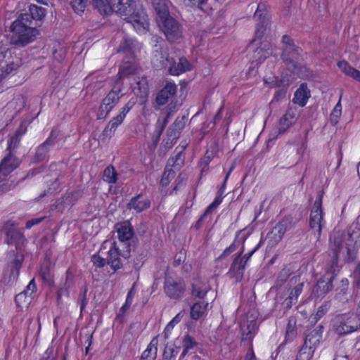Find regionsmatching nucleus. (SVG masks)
<instances>
[{
	"label": "nucleus",
	"mask_w": 360,
	"mask_h": 360,
	"mask_svg": "<svg viewBox=\"0 0 360 360\" xmlns=\"http://www.w3.org/2000/svg\"><path fill=\"white\" fill-rule=\"evenodd\" d=\"M87 292L88 288L86 285H84L82 288L80 293H79V304H80V311L84 309L85 307L88 303L87 300Z\"/></svg>",
	"instance_id": "obj_63"
},
{
	"label": "nucleus",
	"mask_w": 360,
	"mask_h": 360,
	"mask_svg": "<svg viewBox=\"0 0 360 360\" xmlns=\"http://www.w3.org/2000/svg\"><path fill=\"white\" fill-rule=\"evenodd\" d=\"M147 258V252L142 250L138 255L134 259V267L135 269H139L143 266V263Z\"/></svg>",
	"instance_id": "obj_59"
},
{
	"label": "nucleus",
	"mask_w": 360,
	"mask_h": 360,
	"mask_svg": "<svg viewBox=\"0 0 360 360\" xmlns=\"http://www.w3.org/2000/svg\"><path fill=\"white\" fill-rule=\"evenodd\" d=\"M46 15V10L44 8L38 6L37 5H31L30 6V13H21L20 15L25 18V15H27V20L30 23H38L41 22Z\"/></svg>",
	"instance_id": "obj_30"
},
{
	"label": "nucleus",
	"mask_w": 360,
	"mask_h": 360,
	"mask_svg": "<svg viewBox=\"0 0 360 360\" xmlns=\"http://www.w3.org/2000/svg\"><path fill=\"white\" fill-rule=\"evenodd\" d=\"M87 1L88 0H71L70 4L75 12H84Z\"/></svg>",
	"instance_id": "obj_62"
},
{
	"label": "nucleus",
	"mask_w": 360,
	"mask_h": 360,
	"mask_svg": "<svg viewBox=\"0 0 360 360\" xmlns=\"http://www.w3.org/2000/svg\"><path fill=\"white\" fill-rule=\"evenodd\" d=\"M311 97V91L308 88L307 84L302 83L294 93V97L292 100L294 104L298 105L300 107H304L309 98Z\"/></svg>",
	"instance_id": "obj_26"
},
{
	"label": "nucleus",
	"mask_w": 360,
	"mask_h": 360,
	"mask_svg": "<svg viewBox=\"0 0 360 360\" xmlns=\"http://www.w3.org/2000/svg\"><path fill=\"white\" fill-rule=\"evenodd\" d=\"M330 249L333 252L331 261L327 264L326 269V276H335L340 271L338 265L339 254L342 252L344 261L349 263L354 261L360 248V226L358 223L352 224L347 233L334 232L329 239Z\"/></svg>",
	"instance_id": "obj_1"
},
{
	"label": "nucleus",
	"mask_w": 360,
	"mask_h": 360,
	"mask_svg": "<svg viewBox=\"0 0 360 360\" xmlns=\"http://www.w3.org/2000/svg\"><path fill=\"white\" fill-rule=\"evenodd\" d=\"M323 332V326L319 325L306 335L304 343L313 347V349L316 350L322 339Z\"/></svg>",
	"instance_id": "obj_31"
},
{
	"label": "nucleus",
	"mask_w": 360,
	"mask_h": 360,
	"mask_svg": "<svg viewBox=\"0 0 360 360\" xmlns=\"http://www.w3.org/2000/svg\"><path fill=\"white\" fill-rule=\"evenodd\" d=\"M342 97V93L340 94L339 100L335 107L333 108L331 113H330V119L332 121H333V118H335V123H338V119L342 115V105H341V101Z\"/></svg>",
	"instance_id": "obj_57"
},
{
	"label": "nucleus",
	"mask_w": 360,
	"mask_h": 360,
	"mask_svg": "<svg viewBox=\"0 0 360 360\" xmlns=\"http://www.w3.org/2000/svg\"><path fill=\"white\" fill-rule=\"evenodd\" d=\"M197 342L194 338L189 335H186L183 340V351L180 354V359H184L189 352V351L197 346Z\"/></svg>",
	"instance_id": "obj_45"
},
{
	"label": "nucleus",
	"mask_w": 360,
	"mask_h": 360,
	"mask_svg": "<svg viewBox=\"0 0 360 360\" xmlns=\"http://www.w3.org/2000/svg\"><path fill=\"white\" fill-rule=\"evenodd\" d=\"M176 176L175 170L169 167L168 165H166L162 178L160 181V190L163 196L169 195V191L167 186L170 182L174 179Z\"/></svg>",
	"instance_id": "obj_29"
},
{
	"label": "nucleus",
	"mask_w": 360,
	"mask_h": 360,
	"mask_svg": "<svg viewBox=\"0 0 360 360\" xmlns=\"http://www.w3.org/2000/svg\"><path fill=\"white\" fill-rule=\"evenodd\" d=\"M124 120L118 115L113 117L104 128L102 135L106 137L113 136L118 127L122 124Z\"/></svg>",
	"instance_id": "obj_40"
},
{
	"label": "nucleus",
	"mask_w": 360,
	"mask_h": 360,
	"mask_svg": "<svg viewBox=\"0 0 360 360\" xmlns=\"http://www.w3.org/2000/svg\"><path fill=\"white\" fill-rule=\"evenodd\" d=\"M248 234L245 233V229H240L238 231L235 235V238L231 244L225 248L222 253L218 257L217 259L220 260L231 255L238 248L240 242L244 244L247 238H248Z\"/></svg>",
	"instance_id": "obj_25"
},
{
	"label": "nucleus",
	"mask_w": 360,
	"mask_h": 360,
	"mask_svg": "<svg viewBox=\"0 0 360 360\" xmlns=\"http://www.w3.org/2000/svg\"><path fill=\"white\" fill-rule=\"evenodd\" d=\"M209 291V286L201 279H195L191 285V295L193 298L204 300Z\"/></svg>",
	"instance_id": "obj_33"
},
{
	"label": "nucleus",
	"mask_w": 360,
	"mask_h": 360,
	"mask_svg": "<svg viewBox=\"0 0 360 360\" xmlns=\"http://www.w3.org/2000/svg\"><path fill=\"white\" fill-rule=\"evenodd\" d=\"M117 233V241L109 239L112 243L115 245L116 252H118L119 255L124 258L127 259L131 255L132 238L134 236V229L131 224L129 221H124L118 223L115 226Z\"/></svg>",
	"instance_id": "obj_7"
},
{
	"label": "nucleus",
	"mask_w": 360,
	"mask_h": 360,
	"mask_svg": "<svg viewBox=\"0 0 360 360\" xmlns=\"http://www.w3.org/2000/svg\"><path fill=\"white\" fill-rule=\"evenodd\" d=\"M150 205L151 200L148 198H143V195L140 193L131 198L127 207L130 210H134L137 213H140L148 209Z\"/></svg>",
	"instance_id": "obj_28"
},
{
	"label": "nucleus",
	"mask_w": 360,
	"mask_h": 360,
	"mask_svg": "<svg viewBox=\"0 0 360 360\" xmlns=\"http://www.w3.org/2000/svg\"><path fill=\"white\" fill-rule=\"evenodd\" d=\"M314 352L313 347L304 343L297 354L296 360H311Z\"/></svg>",
	"instance_id": "obj_46"
},
{
	"label": "nucleus",
	"mask_w": 360,
	"mask_h": 360,
	"mask_svg": "<svg viewBox=\"0 0 360 360\" xmlns=\"http://www.w3.org/2000/svg\"><path fill=\"white\" fill-rule=\"evenodd\" d=\"M282 52L281 58L288 68L292 72L300 71L304 65L301 61L303 60L301 57L302 49L296 46L294 39L288 34H284L281 39Z\"/></svg>",
	"instance_id": "obj_5"
},
{
	"label": "nucleus",
	"mask_w": 360,
	"mask_h": 360,
	"mask_svg": "<svg viewBox=\"0 0 360 360\" xmlns=\"http://www.w3.org/2000/svg\"><path fill=\"white\" fill-rule=\"evenodd\" d=\"M153 6L157 15V22L171 16L167 1L153 0Z\"/></svg>",
	"instance_id": "obj_32"
},
{
	"label": "nucleus",
	"mask_w": 360,
	"mask_h": 360,
	"mask_svg": "<svg viewBox=\"0 0 360 360\" xmlns=\"http://www.w3.org/2000/svg\"><path fill=\"white\" fill-rule=\"evenodd\" d=\"M177 91V86L174 82H167L165 86L160 90L156 96V103L159 105L166 104L169 100L173 98Z\"/></svg>",
	"instance_id": "obj_24"
},
{
	"label": "nucleus",
	"mask_w": 360,
	"mask_h": 360,
	"mask_svg": "<svg viewBox=\"0 0 360 360\" xmlns=\"http://www.w3.org/2000/svg\"><path fill=\"white\" fill-rule=\"evenodd\" d=\"M50 148L41 143L37 148V150L34 157L36 162H41L44 161L49 155Z\"/></svg>",
	"instance_id": "obj_51"
},
{
	"label": "nucleus",
	"mask_w": 360,
	"mask_h": 360,
	"mask_svg": "<svg viewBox=\"0 0 360 360\" xmlns=\"http://www.w3.org/2000/svg\"><path fill=\"white\" fill-rule=\"evenodd\" d=\"M20 141L21 138L13 134V136L8 140L6 150H8V153H13V151L19 146Z\"/></svg>",
	"instance_id": "obj_60"
},
{
	"label": "nucleus",
	"mask_w": 360,
	"mask_h": 360,
	"mask_svg": "<svg viewBox=\"0 0 360 360\" xmlns=\"http://www.w3.org/2000/svg\"><path fill=\"white\" fill-rule=\"evenodd\" d=\"M174 58L169 57L168 49L167 46L155 45L154 51L153 63L159 69H168L171 65V60Z\"/></svg>",
	"instance_id": "obj_19"
},
{
	"label": "nucleus",
	"mask_w": 360,
	"mask_h": 360,
	"mask_svg": "<svg viewBox=\"0 0 360 360\" xmlns=\"http://www.w3.org/2000/svg\"><path fill=\"white\" fill-rule=\"evenodd\" d=\"M20 65L21 60L13 56L11 49L0 51V83L5 77L16 70Z\"/></svg>",
	"instance_id": "obj_12"
},
{
	"label": "nucleus",
	"mask_w": 360,
	"mask_h": 360,
	"mask_svg": "<svg viewBox=\"0 0 360 360\" xmlns=\"http://www.w3.org/2000/svg\"><path fill=\"white\" fill-rule=\"evenodd\" d=\"M123 94L120 87L114 86L113 89L108 92L105 97L102 100L99 106V117L104 115L107 117L112 110L115 106L118 103L120 99L122 97Z\"/></svg>",
	"instance_id": "obj_14"
},
{
	"label": "nucleus",
	"mask_w": 360,
	"mask_h": 360,
	"mask_svg": "<svg viewBox=\"0 0 360 360\" xmlns=\"http://www.w3.org/2000/svg\"><path fill=\"white\" fill-rule=\"evenodd\" d=\"M358 328L356 317L353 314H342L338 316L334 324L335 332L340 335L351 333Z\"/></svg>",
	"instance_id": "obj_15"
},
{
	"label": "nucleus",
	"mask_w": 360,
	"mask_h": 360,
	"mask_svg": "<svg viewBox=\"0 0 360 360\" xmlns=\"http://www.w3.org/2000/svg\"><path fill=\"white\" fill-rule=\"evenodd\" d=\"M297 120V109L295 106H288L285 113L279 119L278 133L285 132Z\"/></svg>",
	"instance_id": "obj_21"
},
{
	"label": "nucleus",
	"mask_w": 360,
	"mask_h": 360,
	"mask_svg": "<svg viewBox=\"0 0 360 360\" xmlns=\"http://www.w3.org/2000/svg\"><path fill=\"white\" fill-rule=\"evenodd\" d=\"M32 299V296L27 295L25 292L22 291L15 295V302L18 307L23 309L25 307H27L30 305Z\"/></svg>",
	"instance_id": "obj_48"
},
{
	"label": "nucleus",
	"mask_w": 360,
	"mask_h": 360,
	"mask_svg": "<svg viewBox=\"0 0 360 360\" xmlns=\"http://www.w3.org/2000/svg\"><path fill=\"white\" fill-rule=\"evenodd\" d=\"M297 335L296 323L289 320L285 330V340L286 342L292 340Z\"/></svg>",
	"instance_id": "obj_53"
},
{
	"label": "nucleus",
	"mask_w": 360,
	"mask_h": 360,
	"mask_svg": "<svg viewBox=\"0 0 360 360\" xmlns=\"http://www.w3.org/2000/svg\"><path fill=\"white\" fill-rule=\"evenodd\" d=\"M209 303L204 301H198L195 302L191 307L190 310L191 318L193 320L200 319L202 315L206 312Z\"/></svg>",
	"instance_id": "obj_38"
},
{
	"label": "nucleus",
	"mask_w": 360,
	"mask_h": 360,
	"mask_svg": "<svg viewBox=\"0 0 360 360\" xmlns=\"http://www.w3.org/2000/svg\"><path fill=\"white\" fill-rule=\"evenodd\" d=\"M218 149L217 146H210L205 152L203 157H202L198 162L199 167H201V173L208 171L209 165L214 157L217 155Z\"/></svg>",
	"instance_id": "obj_35"
},
{
	"label": "nucleus",
	"mask_w": 360,
	"mask_h": 360,
	"mask_svg": "<svg viewBox=\"0 0 360 360\" xmlns=\"http://www.w3.org/2000/svg\"><path fill=\"white\" fill-rule=\"evenodd\" d=\"M274 226L280 233L284 236L288 231L292 228L293 218L291 215H285Z\"/></svg>",
	"instance_id": "obj_43"
},
{
	"label": "nucleus",
	"mask_w": 360,
	"mask_h": 360,
	"mask_svg": "<svg viewBox=\"0 0 360 360\" xmlns=\"http://www.w3.org/2000/svg\"><path fill=\"white\" fill-rule=\"evenodd\" d=\"M59 135H60V130L58 129H56V128L52 129L49 134V136L42 143V144H44L45 146H46L49 148L51 146H54Z\"/></svg>",
	"instance_id": "obj_55"
},
{
	"label": "nucleus",
	"mask_w": 360,
	"mask_h": 360,
	"mask_svg": "<svg viewBox=\"0 0 360 360\" xmlns=\"http://www.w3.org/2000/svg\"><path fill=\"white\" fill-rule=\"evenodd\" d=\"M25 257L22 251L11 250L6 252L2 273V279L4 283H13L19 279Z\"/></svg>",
	"instance_id": "obj_6"
},
{
	"label": "nucleus",
	"mask_w": 360,
	"mask_h": 360,
	"mask_svg": "<svg viewBox=\"0 0 360 360\" xmlns=\"http://www.w3.org/2000/svg\"><path fill=\"white\" fill-rule=\"evenodd\" d=\"M333 277L324 275L316 282L314 288V293L317 297H324L333 288Z\"/></svg>",
	"instance_id": "obj_23"
},
{
	"label": "nucleus",
	"mask_w": 360,
	"mask_h": 360,
	"mask_svg": "<svg viewBox=\"0 0 360 360\" xmlns=\"http://www.w3.org/2000/svg\"><path fill=\"white\" fill-rule=\"evenodd\" d=\"M121 257L115 251V245L110 240H104L98 251L91 257V262L95 268H103L106 264L116 271L122 267Z\"/></svg>",
	"instance_id": "obj_3"
},
{
	"label": "nucleus",
	"mask_w": 360,
	"mask_h": 360,
	"mask_svg": "<svg viewBox=\"0 0 360 360\" xmlns=\"http://www.w3.org/2000/svg\"><path fill=\"white\" fill-rule=\"evenodd\" d=\"M25 18L19 15L11 25V42L12 44L24 47L27 44L33 42L37 35L39 34L37 29L39 26L38 23H30L27 20V15Z\"/></svg>",
	"instance_id": "obj_2"
},
{
	"label": "nucleus",
	"mask_w": 360,
	"mask_h": 360,
	"mask_svg": "<svg viewBox=\"0 0 360 360\" xmlns=\"http://www.w3.org/2000/svg\"><path fill=\"white\" fill-rule=\"evenodd\" d=\"M136 72V68L132 65H124L119 69L117 76L119 79H123L130 75H134Z\"/></svg>",
	"instance_id": "obj_54"
},
{
	"label": "nucleus",
	"mask_w": 360,
	"mask_h": 360,
	"mask_svg": "<svg viewBox=\"0 0 360 360\" xmlns=\"http://www.w3.org/2000/svg\"><path fill=\"white\" fill-rule=\"evenodd\" d=\"M283 236H284L280 233L275 226H274L266 235L269 245L271 247L276 245L282 240Z\"/></svg>",
	"instance_id": "obj_49"
},
{
	"label": "nucleus",
	"mask_w": 360,
	"mask_h": 360,
	"mask_svg": "<svg viewBox=\"0 0 360 360\" xmlns=\"http://www.w3.org/2000/svg\"><path fill=\"white\" fill-rule=\"evenodd\" d=\"M353 285L357 288L360 286V262L357 264L350 275Z\"/></svg>",
	"instance_id": "obj_64"
},
{
	"label": "nucleus",
	"mask_w": 360,
	"mask_h": 360,
	"mask_svg": "<svg viewBox=\"0 0 360 360\" xmlns=\"http://www.w3.org/2000/svg\"><path fill=\"white\" fill-rule=\"evenodd\" d=\"M185 127L182 119L177 117L167 130L166 136L162 140V144L166 149L172 148L176 143Z\"/></svg>",
	"instance_id": "obj_17"
},
{
	"label": "nucleus",
	"mask_w": 360,
	"mask_h": 360,
	"mask_svg": "<svg viewBox=\"0 0 360 360\" xmlns=\"http://www.w3.org/2000/svg\"><path fill=\"white\" fill-rule=\"evenodd\" d=\"M39 275L44 283L51 285L53 283V276L51 274V262L45 258L39 266Z\"/></svg>",
	"instance_id": "obj_34"
},
{
	"label": "nucleus",
	"mask_w": 360,
	"mask_h": 360,
	"mask_svg": "<svg viewBox=\"0 0 360 360\" xmlns=\"http://www.w3.org/2000/svg\"><path fill=\"white\" fill-rule=\"evenodd\" d=\"M21 161L13 153H8L0 162V177L8 182V176L19 167Z\"/></svg>",
	"instance_id": "obj_18"
},
{
	"label": "nucleus",
	"mask_w": 360,
	"mask_h": 360,
	"mask_svg": "<svg viewBox=\"0 0 360 360\" xmlns=\"http://www.w3.org/2000/svg\"><path fill=\"white\" fill-rule=\"evenodd\" d=\"M186 147V146H184L182 150L178 152L176 154L174 159L172 158V165H169V167H174V168L178 167V169H179V167L184 164V154L183 151L185 150Z\"/></svg>",
	"instance_id": "obj_58"
},
{
	"label": "nucleus",
	"mask_w": 360,
	"mask_h": 360,
	"mask_svg": "<svg viewBox=\"0 0 360 360\" xmlns=\"http://www.w3.org/2000/svg\"><path fill=\"white\" fill-rule=\"evenodd\" d=\"M273 53L272 46L270 41H263L260 43L253 53V59L250 62V65L248 68V74L250 75L257 69L259 64L264 61L267 58L271 56Z\"/></svg>",
	"instance_id": "obj_16"
},
{
	"label": "nucleus",
	"mask_w": 360,
	"mask_h": 360,
	"mask_svg": "<svg viewBox=\"0 0 360 360\" xmlns=\"http://www.w3.org/2000/svg\"><path fill=\"white\" fill-rule=\"evenodd\" d=\"M323 195L324 191L323 190L317 192L309 215V226L318 238L321 236L322 229L326 225L325 213L323 209Z\"/></svg>",
	"instance_id": "obj_8"
},
{
	"label": "nucleus",
	"mask_w": 360,
	"mask_h": 360,
	"mask_svg": "<svg viewBox=\"0 0 360 360\" xmlns=\"http://www.w3.org/2000/svg\"><path fill=\"white\" fill-rule=\"evenodd\" d=\"M180 347H166L162 354V360H176Z\"/></svg>",
	"instance_id": "obj_52"
},
{
	"label": "nucleus",
	"mask_w": 360,
	"mask_h": 360,
	"mask_svg": "<svg viewBox=\"0 0 360 360\" xmlns=\"http://www.w3.org/2000/svg\"><path fill=\"white\" fill-rule=\"evenodd\" d=\"M266 8L267 5L264 2H260L257 5L256 11L254 13V18H257L259 22L256 25L255 36L248 46L249 48L252 43L261 39L266 31L269 21V13Z\"/></svg>",
	"instance_id": "obj_9"
},
{
	"label": "nucleus",
	"mask_w": 360,
	"mask_h": 360,
	"mask_svg": "<svg viewBox=\"0 0 360 360\" xmlns=\"http://www.w3.org/2000/svg\"><path fill=\"white\" fill-rule=\"evenodd\" d=\"M15 226L11 221L4 223L2 229L6 235L5 243L10 245H14L15 248L14 250L22 251V248L25 246L27 239L23 233L18 229Z\"/></svg>",
	"instance_id": "obj_10"
},
{
	"label": "nucleus",
	"mask_w": 360,
	"mask_h": 360,
	"mask_svg": "<svg viewBox=\"0 0 360 360\" xmlns=\"http://www.w3.org/2000/svg\"><path fill=\"white\" fill-rule=\"evenodd\" d=\"M163 288L165 294L169 299L179 300L186 291V283L181 278L165 276Z\"/></svg>",
	"instance_id": "obj_13"
},
{
	"label": "nucleus",
	"mask_w": 360,
	"mask_h": 360,
	"mask_svg": "<svg viewBox=\"0 0 360 360\" xmlns=\"http://www.w3.org/2000/svg\"><path fill=\"white\" fill-rule=\"evenodd\" d=\"M136 103V98H131L120 110L118 114L122 119H125L127 115L131 111Z\"/></svg>",
	"instance_id": "obj_56"
},
{
	"label": "nucleus",
	"mask_w": 360,
	"mask_h": 360,
	"mask_svg": "<svg viewBox=\"0 0 360 360\" xmlns=\"http://www.w3.org/2000/svg\"><path fill=\"white\" fill-rule=\"evenodd\" d=\"M149 91L148 82L146 77L139 78L136 82V85L133 87V91L140 97H146L148 96Z\"/></svg>",
	"instance_id": "obj_42"
},
{
	"label": "nucleus",
	"mask_w": 360,
	"mask_h": 360,
	"mask_svg": "<svg viewBox=\"0 0 360 360\" xmlns=\"http://www.w3.org/2000/svg\"><path fill=\"white\" fill-rule=\"evenodd\" d=\"M264 240L262 237L259 241V243L255 245V247L251 250L250 252L245 253L242 256V259L247 264L249 261L251 259L252 255L260 248V247L264 244Z\"/></svg>",
	"instance_id": "obj_61"
},
{
	"label": "nucleus",
	"mask_w": 360,
	"mask_h": 360,
	"mask_svg": "<svg viewBox=\"0 0 360 360\" xmlns=\"http://www.w3.org/2000/svg\"><path fill=\"white\" fill-rule=\"evenodd\" d=\"M158 26L170 43H174L183 37L181 24L173 17L169 16L158 22Z\"/></svg>",
	"instance_id": "obj_11"
},
{
	"label": "nucleus",
	"mask_w": 360,
	"mask_h": 360,
	"mask_svg": "<svg viewBox=\"0 0 360 360\" xmlns=\"http://www.w3.org/2000/svg\"><path fill=\"white\" fill-rule=\"evenodd\" d=\"M244 245H243L241 250L234 257L228 271V274L230 275V277L234 278L236 281L242 279L247 266V264L244 262L242 259Z\"/></svg>",
	"instance_id": "obj_20"
},
{
	"label": "nucleus",
	"mask_w": 360,
	"mask_h": 360,
	"mask_svg": "<svg viewBox=\"0 0 360 360\" xmlns=\"http://www.w3.org/2000/svg\"><path fill=\"white\" fill-rule=\"evenodd\" d=\"M124 0H92L93 4L96 8L98 9L101 14L110 15L113 13V9L117 8L121 4H123ZM125 2L130 1L125 0Z\"/></svg>",
	"instance_id": "obj_22"
},
{
	"label": "nucleus",
	"mask_w": 360,
	"mask_h": 360,
	"mask_svg": "<svg viewBox=\"0 0 360 360\" xmlns=\"http://www.w3.org/2000/svg\"><path fill=\"white\" fill-rule=\"evenodd\" d=\"M158 340L157 337L153 338L148 345L146 349L141 354L139 360H155L158 352Z\"/></svg>",
	"instance_id": "obj_39"
},
{
	"label": "nucleus",
	"mask_w": 360,
	"mask_h": 360,
	"mask_svg": "<svg viewBox=\"0 0 360 360\" xmlns=\"http://www.w3.org/2000/svg\"><path fill=\"white\" fill-rule=\"evenodd\" d=\"M118 179V173L116 171L115 167L112 165L106 167L103 171V180L110 184H115Z\"/></svg>",
	"instance_id": "obj_44"
},
{
	"label": "nucleus",
	"mask_w": 360,
	"mask_h": 360,
	"mask_svg": "<svg viewBox=\"0 0 360 360\" xmlns=\"http://www.w3.org/2000/svg\"><path fill=\"white\" fill-rule=\"evenodd\" d=\"M170 117H171V112L167 111L165 115L164 116V117L162 118V120L160 118L158 119V126H157V129H157V136L155 140V143L159 141L160 138L162 134L163 133V131L169 122Z\"/></svg>",
	"instance_id": "obj_50"
},
{
	"label": "nucleus",
	"mask_w": 360,
	"mask_h": 360,
	"mask_svg": "<svg viewBox=\"0 0 360 360\" xmlns=\"http://www.w3.org/2000/svg\"><path fill=\"white\" fill-rule=\"evenodd\" d=\"M191 70L192 65L189 61L185 57H181L177 63L174 58L171 60V65L169 67L168 72L171 75L179 76Z\"/></svg>",
	"instance_id": "obj_27"
},
{
	"label": "nucleus",
	"mask_w": 360,
	"mask_h": 360,
	"mask_svg": "<svg viewBox=\"0 0 360 360\" xmlns=\"http://www.w3.org/2000/svg\"><path fill=\"white\" fill-rule=\"evenodd\" d=\"M136 292H137V286H136V283H134L132 285L130 290H129L127 297H126V300H125V302L121 307V311L123 313H125L131 307V306L133 303L134 298Z\"/></svg>",
	"instance_id": "obj_47"
},
{
	"label": "nucleus",
	"mask_w": 360,
	"mask_h": 360,
	"mask_svg": "<svg viewBox=\"0 0 360 360\" xmlns=\"http://www.w3.org/2000/svg\"><path fill=\"white\" fill-rule=\"evenodd\" d=\"M337 65L345 75L360 83V71L351 66L347 60H340L338 62Z\"/></svg>",
	"instance_id": "obj_36"
},
{
	"label": "nucleus",
	"mask_w": 360,
	"mask_h": 360,
	"mask_svg": "<svg viewBox=\"0 0 360 360\" xmlns=\"http://www.w3.org/2000/svg\"><path fill=\"white\" fill-rule=\"evenodd\" d=\"M136 41L132 39H124L120 44L117 52L122 53L128 57L133 58L135 55Z\"/></svg>",
	"instance_id": "obj_41"
},
{
	"label": "nucleus",
	"mask_w": 360,
	"mask_h": 360,
	"mask_svg": "<svg viewBox=\"0 0 360 360\" xmlns=\"http://www.w3.org/2000/svg\"><path fill=\"white\" fill-rule=\"evenodd\" d=\"M123 4H120L117 8L113 9V12L121 16H124L127 22H131L137 32H141L148 30L149 22L146 18L147 15L143 10L136 9V4L134 0H129Z\"/></svg>",
	"instance_id": "obj_4"
},
{
	"label": "nucleus",
	"mask_w": 360,
	"mask_h": 360,
	"mask_svg": "<svg viewBox=\"0 0 360 360\" xmlns=\"http://www.w3.org/2000/svg\"><path fill=\"white\" fill-rule=\"evenodd\" d=\"M304 283L295 285L290 292L289 295L284 300L283 304L286 309H290L297 301L299 296L303 290Z\"/></svg>",
	"instance_id": "obj_37"
}]
</instances>
